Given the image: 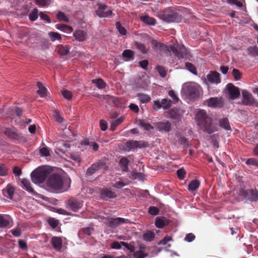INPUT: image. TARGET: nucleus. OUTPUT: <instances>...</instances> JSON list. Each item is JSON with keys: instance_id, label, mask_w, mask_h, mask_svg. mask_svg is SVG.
Masks as SVG:
<instances>
[{"instance_id": "b1692460", "label": "nucleus", "mask_w": 258, "mask_h": 258, "mask_svg": "<svg viewBox=\"0 0 258 258\" xmlns=\"http://www.w3.org/2000/svg\"><path fill=\"white\" fill-rule=\"evenodd\" d=\"M53 247L57 250L60 249L62 246V239L60 237H53L51 240Z\"/></svg>"}, {"instance_id": "0eeeda50", "label": "nucleus", "mask_w": 258, "mask_h": 258, "mask_svg": "<svg viewBox=\"0 0 258 258\" xmlns=\"http://www.w3.org/2000/svg\"><path fill=\"white\" fill-rule=\"evenodd\" d=\"M106 168V164L104 160H98L87 169L86 174L87 176H91L99 170L105 169Z\"/></svg>"}, {"instance_id": "0e129e2a", "label": "nucleus", "mask_w": 258, "mask_h": 258, "mask_svg": "<svg viewBox=\"0 0 258 258\" xmlns=\"http://www.w3.org/2000/svg\"><path fill=\"white\" fill-rule=\"evenodd\" d=\"M123 242V241H120V242L114 241L112 243V244L111 245V247L113 249H120L121 245H122L121 243Z\"/></svg>"}, {"instance_id": "4be33fe9", "label": "nucleus", "mask_w": 258, "mask_h": 258, "mask_svg": "<svg viewBox=\"0 0 258 258\" xmlns=\"http://www.w3.org/2000/svg\"><path fill=\"white\" fill-rule=\"evenodd\" d=\"M129 160L128 159L125 157H122L119 162V165L121 168V169L123 172H128V164H129Z\"/></svg>"}, {"instance_id": "a19ab883", "label": "nucleus", "mask_w": 258, "mask_h": 258, "mask_svg": "<svg viewBox=\"0 0 258 258\" xmlns=\"http://www.w3.org/2000/svg\"><path fill=\"white\" fill-rule=\"evenodd\" d=\"M115 27L119 33L122 35H125L126 34V30L124 27L121 26L119 22L115 23Z\"/></svg>"}, {"instance_id": "473e14b6", "label": "nucleus", "mask_w": 258, "mask_h": 258, "mask_svg": "<svg viewBox=\"0 0 258 258\" xmlns=\"http://www.w3.org/2000/svg\"><path fill=\"white\" fill-rule=\"evenodd\" d=\"M37 86L39 89L37 91V93L41 97H44L46 95V89L43 86L42 83L40 82H38L37 83Z\"/></svg>"}, {"instance_id": "393cba45", "label": "nucleus", "mask_w": 258, "mask_h": 258, "mask_svg": "<svg viewBox=\"0 0 258 258\" xmlns=\"http://www.w3.org/2000/svg\"><path fill=\"white\" fill-rule=\"evenodd\" d=\"M21 186L23 187V188L25 189L30 193H33L34 192V189L31 187V183L28 180L26 179L23 178L22 179Z\"/></svg>"}, {"instance_id": "2eb2a0df", "label": "nucleus", "mask_w": 258, "mask_h": 258, "mask_svg": "<svg viewBox=\"0 0 258 258\" xmlns=\"http://www.w3.org/2000/svg\"><path fill=\"white\" fill-rule=\"evenodd\" d=\"M243 103L244 104L251 106L254 104V99L252 95L247 90H243L242 92Z\"/></svg>"}, {"instance_id": "69168bd1", "label": "nucleus", "mask_w": 258, "mask_h": 258, "mask_svg": "<svg viewBox=\"0 0 258 258\" xmlns=\"http://www.w3.org/2000/svg\"><path fill=\"white\" fill-rule=\"evenodd\" d=\"M168 95L172 98L173 101L174 103L177 102L179 99L175 92L173 90H170L168 92Z\"/></svg>"}, {"instance_id": "7c9ffc66", "label": "nucleus", "mask_w": 258, "mask_h": 258, "mask_svg": "<svg viewBox=\"0 0 258 258\" xmlns=\"http://www.w3.org/2000/svg\"><path fill=\"white\" fill-rule=\"evenodd\" d=\"M124 117L121 116L120 117L113 120L110 124V130L111 131H115L116 127L121 124L124 120Z\"/></svg>"}, {"instance_id": "e433bc0d", "label": "nucleus", "mask_w": 258, "mask_h": 258, "mask_svg": "<svg viewBox=\"0 0 258 258\" xmlns=\"http://www.w3.org/2000/svg\"><path fill=\"white\" fill-rule=\"evenodd\" d=\"M155 237V234L151 231H148L143 235V239L146 241H151Z\"/></svg>"}, {"instance_id": "c03bdc74", "label": "nucleus", "mask_w": 258, "mask_h": 258, "mask_svg": "<svg viewBox=\"0 0 258 258\" xmlns=\"http://www.w3.org/2000/svg\"><path fill=\"white\" fill-rule=\"evenodd\" d=\"M185 68L194 74H197V69L195 66L190 62H187L185 63Z\"/></svg>"}, {"instance_id": "3c124183", "label": "nucleus", "mask_w": 258, "mask_h": 258, "mask_svg": "<svg viewBox=\"0 0 258 258\" xmlns=\"http://www.w3.org/2000/svg\"><path fill=\"white\" fill-rule=\"evenodd\" d=\"M249 193L251 195V200L252 201H258V191L256 190L249 189Z\"/></svg>"}, {"instance_id": "a18cd8bd", "label": "nucleus", "mask_w": 258, "mask_h": 258, "mask_svg": "<svg viewBox=\"0 0 258 258\" xmlns=\"http://www.w3.org/2000/svg\"><path fill=\"white\" fill-rule=\"evenodd\" d=\"M53 0H36V4L41 7L48 6Z\"/></svg>"}, {"instance_id": "39448f33", "label": "nucleus", "mask_w": 258, "mask_h": 258, "mask_svg": "<svg viewBox=\"0 0 258 258\" xmlns=\"http://www.w3.org/2000/svg\"><path fill=\"white\" fill-rule=\"evenodd\" d=\"M159 17L163 21L168 22H179L182 20L180 15L174 11H165L159 14Z\"/></svg>"}, {"instance_id": "dca6fc26", "label": "nucleus", "mask_w": 258, "mask_h": 258, "mask_svg": "<svg viewBox=\"0 0 258 258\" xmlns=\"http://www.w3.org/2000/svg\"><path fill=\"white\" fill-rule=\"evenodd\" d=\"M155 127L160 132H169L171 129V124L168 121L157 122Z\"/></svg>"}, {"instance_id": "a211bd4d", "label": "nucleus", "mask_w": 258, "mask_h": 258, "mask_svg": "<svg viewBox=\"0 0 258 258\" xmlns=\"http://www.w3.org/2000/svg\"><path fill=\"white\" fill-rule=\"evenodd\" d=\"M220 74L218 72H211L207 76L208 80L211 83L218 84L221 82Z\"/></svg>"}, {"instance_id": "bf43d9fd", "label": "nucleus", "mask_w": 258, "mask_h": 258, "mask_svg": "<svg viewBox=\"0 0 258 258\" xmlns=\"http://www.w3.org/2000/svg\"><path fill=\"white\" fill-rule=\"evenodd\" d=\"M122 246L126 247L128 250H130V252H134L135 251V247L134 245L131 244H128L125 242L121 243Z\"/></svg>"}, {"instance_id": "f8f14e48", "label": "nucleus", "mask_w": 258, "mask_h": 258, "mask_svg": "<svg viewBox=\"0 0 258 258\" xmlns=\"http://www.w3.org/2000/svg\"><path fill=\"white\" fill-rule=\"evenodd\" d=\"M205 104L213 108H221L223 106L222 98L211 97L205 101Z\"/></svg>"}, {"instance_id": "37998d69", "label": "nucleus", "mask_w": 258, "mask_h": 258, "mask_svg": "<svg viewBox=\"0 0 258 258\" xmlns=\"http://www.w3.org/2000/svg\"><path fill=\"white\" fill-rule=\"evenodd\" d=\"M161 104L164 109H168L172 104V101L169 99H163L162 100Z\"/></svg>"}, {"instance_id": "72a5a7b5", "label": "nucleus", "mask_w": 258, "mask_h": 258, "mask_svg": "<svg viewBox=\"0 0 258 258\" xmlns=\"http://www.w3.org/2000/svg\"><path fill=\"white\" fill-rule=\"evenodd\" d=\"M142 20L145 23L149 25H155L156 24V20L152 17H150L149 16H145L141 18Z\"/></svg>"}, {"instance_id": "f257e3e1", "label": "nucleus", "mask_w": 258, "mask_h": 258, "mask_svg": "<svg viewBox=\"0 0 258 258\" xmlns=\"http://www.w3.org/2000/svg\"><path fill=\"white\" fill-rule=\"evenodd\" d=\"M195 119L200 128L209 134L217 130L212 123V117L204 110L199 109L197 110Z\"/></svg>"}, {"instance_id": "052dcab7", "label": "nucleus", "mask_w": 258, "mask_h": 258, "mask_svg": "<svg viewBox=\"0 0 258 258\" xmlns=\"http://www.w3.org/2000/svg\"><path fill=\"white\" fill-rule=\"evenodd\" d=\"M58 51L60 55H66L69 53V49L67 47L61 46L59 48Z\"/></svg>"}, {"instance_id": "8fccbe9b", "label": "nucleus", "mask_w": 258, "mask_h": 258, "mask_svg": "<svg viewBox=\"0 0 258 258\" xmlns=\"http://www.w3.org/2000/svg\"><path fill=\"white\" fill-rule=\"evenodd\" d=\"M177 175L178 177L180 179H183L186 175V171L183 168H181L177 170Z\"/></svg>"}, {"instance_id": "20e7f679", "label": "nucleus", "mask_w": 258, "mask_h": 258, "mask_svg": "<svg viewBox=\"0 0 258 258\" xmlns=\"http://www.w3.org/2000/svg\"><path fill=\"white\" fill-rule=\"evenodd\" d=\"M47 186L52 189L60 190L62 189L63 180L61 176L57 174H52L47 179Z\"/></svg>"}, {"instance_id": "cd10ccee", "label": "nucleus", "mask_w": 258, "mask_h": 258, "mask_svg": "<svg viewBox=\"0 0 258 258\" xmlns=\"http://www.w3.org/2000/svg\"><path fill=\"white\" fill-rule=\"evenodd\" d=\"M200 182L197 179L191 180L188 185V189L190 191L197 190L200 186Z\"/></svg>"}, {"instance_id": "774afa93", "label": "nucleus", "mask_w": 258, "mask_h": 258, "mask_svg": "<svg viewBox=\"0 0 258 258\" xmlns=\"http://www.w3.org/2000/svg\"><path fill=\"white\" fill-rule=\"evenodd\" d=\"M48 223L53 228H55L57 226L58 224V221L54 218H52L49 220Z\"/></svg>"}, {"instance_id": "4c0bfd02", "label": "nucleus", "mask_w": 258, "mask_h": 258, "mask_svg": "<svg viewBox=\"0 0 258 258\" xmlns=\"http://www.w3.org/2000/svg\"><path fill=\"white\" fill-rule=\"evenodd\" d=\"M148 253L142 250H137L133 253L135 258H145L148 256Z\"/></svg>"}, {"instance_id": "c756f323", "label": "nucleus", "mask_w": 258, "mask_h": 258, "mask_svg": "<svg viewBox=\"0 0 258 258\" xmlns=\"http://www.w3.org/2000/svg\"><path fill=\"white\" fill-rule=\"evenodd\" d=\"M137 97L138 98V99L140 100V101L142 103H148L151 100V98L148 95L143 93H138L137 94Z\"/></svg>"}, {"instance_id": "412c9836", "label": "nucleus", "mask_w": 258, "mask_h": 258, "mask_svg": "<svg viewBox=\"0 0 258 258\" xmlns=\"http://www.w3.org/2000/svg\"><path fill=\"white\" fill-rule=\"evenodd\" d=\"M73 36L76 40L80 42L85 41L87 38V33L81 30H76L74 33Z\"/></svg>"}, {"instance_id": "5fc2aeb1", "label": "nucleus", "mask_w": 258, "mask_h": 258, "mask_svg": "<svg viewBox=\"0 0 258 258\" xmlns=\"http://www.w3.org/2000/svg\"><path fill=\"white\" fill-rule=\"evenodd\" d=\"M156 69L159 73L160 76L162 78H164L166 76V71L165 68L158 66L156 67Z\"/></svg>"}, {"instance_id": "aec40b11", "label": "nucleus", "mask_w": 258, "mask_h": 258, "mask_svg": "<svg viewBox=\"0 0 258 258\" xmlns=\"http://www.w3.org/2000/svg\"><path fill=\"white\" fill-rule=\"evenodd\" d=\"M5 134L9 138L14 140H19L22 138V135L21 133L12 129L7 130L5 132Z\"/></svg>"}, {"instance_id": "c85d7f7f", "label": "nucleus", "mask_w": 258, "mask_h": 258, "mask_svg": "<svg viewBox=\"0 0 258 258\" xmlns=\"http://www.w3.org/2000/svg\"><path fill=\"white\" fill-rule=\"evenodd\" d=\"M122 54L126 60H133L134 58V52L130 49L124 50Z\"/></svg>"}, {"instance_id": "9b49d317", "label": "nucleus", "mask_w": 258, "mask_h": 258, "mask_svg": "<svg viewBox=\"0 0 258 258\" xmlns=\"http://www.w3.org/2000/svg\"><path fill=\"white\" fill-rule=\"evenodd\" d=\"M128 221V219L120 217L108 218L107 224L110 227L114 229L122 224L127 223Z\"/></svg>"}, {"instance_id": "1a4fd4ad", "label": "nucleus", "mask_w": 258, "mask_h": 258, "mask_svg": "<svg viewBox=\"0 0 258 258\" xmlns=\"http://www.w3.org/2000/svg\"><path fill=\"white\" fill-rule=\"evenodd\" d=\"M226 89L229 99L235 100L240 95L239 89L231 83H229L226 85Z\"/></svg>"}, {"instance_id": "49530a36", "label": "nucleus", "mask_w": 258, "mask_h": 258, "mask_svg": "<svg viewBox=\"0 0 258 258\" xmlns=\"http://www.w3.org/2000/svg\"><path fill=\"white\" fill-rule=\"evenodd\" d=\"M48 35L52 41H54L56 40H59L61 38L60 35L57 32H51L49 33Z\"/></svg>"}, {"instance_id": "6e6d98bb", "label": "nucleus", "mask_w": 258, "mask_h": 258, "mask_svg": "<svg viewBox=\"0 0 258 258\" xmlns=\"http://www.w3.org/2000/svg\"><path fill=\"white\" fill-rule=\"evenodd\" d=\"M39 17L41 19L43 20L47 23H50L51 20L48 15L44 14L43 12H40L39 14Z\"/></svg>"}, {"instance_id": "864d4df0", "label": "nucleus", "mask_w": 258, "mask_h": 258, "mask_svg": "<svg viewBox=\"0 0 258 258\" xmlns=\"http://www.w3.org/2000/svg\"><path fill=\"white\" fill-rule=\"evenodd\" d=\"M232 75L234 79L236 81L239 80L241 78V73L236 69H233L232 71Z\"/></svg>"}, {"instance_id": "f3484780", "label": "nucleus", "mask_w": 258, "mask_h": 258, "mask_svg": "<svg viewBox=\"0 0 258 258\" xmlns=\"http://www.w3.org/2000/svg\"><path fill=\"white\" fill-rule=\"evenodd\" d=\"M170 222V220L164 217H157L155 219V225L158 228H162L168 225Z\"/></svg>"}, {"instance_id": "ea45409f", "label": "nucleus", "mask_w": 258, "mask_h": 258, "mask_svg": "<svg viewBox=\"0 0 258 258\" xmlns=\"http://www.w3.org/2000/svg\"><path fill=\"white\" fill-rule=\"evenodd\" d=\"M56 16L59 21H63L65 22H69L68 18L66 16L63 12L59 11L56 14Z\"/></svg>"}, {"instance_id": "5701e85b", "label": "nucleus", "mask_w": 258, "mask_h": 258, "mask_svg": "<svg viewBox=\"0 0 258 258\" xmlns=\"http://www.w3.org/2000/svg\"><path fill=\"white\" fill-rule=\"evenodd\" d=\"M15 189L11 186L8 185L7 187L3 190V195L10 199H12Z\"/></svg>"}, {"instance_id": "ddd939ff", "label": "nucleus", "mask_w": 258, "mask_h": 258, "mask_svg": "<svg viewBox=\"0 0 258 258\" xmlns=\"http://www.w3.org/2000/svg\"><path fill=\"white\" fill-rule=\"evenodd\" d=\"M151 45L152 48L159 53H166L169 51L167 45L155 39L152 40Z\"/></svg>"}, {"instance_id": "603ef678", "label": "nucleus", "mask_w": 258, "mask_h": 258, "mask_svg": "<svg viewBox=\"0 0 258 258\" xmlns=\"http://www.w3.org/2000/svg\"><path fill=\"white\" fill-rule=\"evenodd\" d=\"M61 94L64 98L69 100L72 99L73 96L72 93L68 90H63L62 91Z\"/></svg>"}, {"instance_id": "6ab92c4d", "label": "nucleus", "mask_w": 258, "mask_h": 258, "mask_svg": "<svg viewBox=\"0 0 258 258\" xmlns=\"http://www.w3.org/2000/svg\"><path fill=\"white\" fill-rule=\"evenodd\" d=\"M100 195L103 199H113L116 197V194L108 188H103L100 190Z\"/></svg>"}, {"instance_id": "7ed1b4c3", "label": "nucleus", "mask_w": 258, "mask_h": 258, "mask_svg": "<svg viewBox=\"0 0 258 258\" xmlns=\"http://www.w3.org/2000/svg\"><path fill=\"white\" fill-rule=\"evenodd\" d=\"M183 90L190 99L197 100L200 97L202 88L196 83H189L184 85Z\"/></svg>"}, {"instance_id": "f704fd0d", "label": "nucleus", "mask_w": 258, "mask_h": 258, "mask_svg": "<svg viewBox=\"0 0 258 258\" xmlns=\"http://www.w3.org/2000/svg\"><path fill=\"white\" fill-rule=\"evenodd\" d=\"M135 45L143 54H146L148 51V49L146 48V46L143 43L138 41H135Z\"/></svg>"}, {"instance_id": "338daca9", "label": "nucleus", "mask_w": 258, "mask_h": 258, "mask_svg": "<svg viewBox=\"0 0 258 258\" xmlns=\"http://www.w3.org/2000/svg\"><path fill=\"white\" fill-rule=\"evenodd\" d=\"M70 158L74 161L78 163L80 162L81 161V156L78 154H71L70 155Z\"/></svg>"}, {"instance_id": "4468645a", "label": "nucleus", "mask_w": 258, "mask_h": 258, "mask_svg": "<svg viewBox=\"0 0 258 258\" xmlns=\"http://www.w3.org/2000/svg\"><path fill=\"white\" fill-rule=\"evenodd\" d=\"M107 8V6L105 4H99L98 9L96 11V15L100 18H105L110 16L112 14L111 10L104 12V11Z\"/></svg>"}, {"instance_id": "a878e982", "label": "nucleus", "mask_w": 258, "mask_h": 258, "mask_svg": "<svg viewBox=\"0 0 258 258\" xmlns=\"http://www.w3.org/2000/svg\"><path fill=\"white\" fill-rule=\"evenodd\" d=\"M9 224V218L6 215L0 214V227L4 228L8 226Z\"/></svg>"}, {"instance_id": "58836bf2", "label": "nucleus", "mask_w": 258, "mask_h": 258, "mask_svg": "<svg viewBox=\"0 0 258 258\" xmlns=\"http://www.w3.org/2000/svg\"><path fill=\"white\" fill-rule=\"evenodd\" d=\"M247 51L249 55L258 56V47L256 46L249 47Z\"/></svg>"}, {"instance_id": "09e8293b", "label": "nucleus", "mask_w": 258, "mask_h": 258, "mask_svg": "<svg viewBox=\"0 0 258 258\" xmlns=\"http://www.w3.org/2000/svg\"><path fill=\"white\" fill-rule=\"evenodd\" d=\"M178 140L180 144L182 145L185 148H188L190 146L188 140L184 137H180Z\"/></svg>"}, {"instance_id": "2f4dec72", "label": "nucleus", "mask_w": 258, "mask_h": 258, "mask_svg": "<svg viewBox=\"0 0 258 258\" xmlns=\"http://www.w3.org/2000/svg\"><path fill=\"white\" fill-rule=\"evenodd\" d=\"M137 122L139 126L143 127L144 130L146 131H149L153 128V127L151 124L146 122L144 120L139 119Z\"/></svg>"}, {"instance_id": "e2e57ef3", "label": "nucleus", "mask_w": 258, "mask_h": 258, "mask_svg": "<svg viewBox=\"0 0 258 258\" xmlns=\"http://www.w3.org/2000/svg\"><path fill=\"white\" fill-rule=\"evenodd\" d=\"M99 123L100 128L102 131H105L107 130L108 127V123L105 120L101 119L100 120Z\"/></svg>"}, {"instance_id": "c9c22d12", "label": "nucleus", "mask_w": 258, "mask_h": 258, "mask_svg": "<svg viewBox=\"0 0 258 258\" xmlns=\"http://www.w3.org/2000/svg\"><path fill=\"white\" fill-rule=\"evenodd\" d=\"M92 83L95 84L99 89H103L106 85L105 82L101 78L93 80Z\"/></svg>"}, {"instance_id": "680f3d73", "label": "nucleus", "mask_w": 258, "mask_h": 258, "mask_svg": "<svg viewBox=\"0 0 258 258\" xmlns=\"http://www.w3.org/2000/svg\"><path fill=\"white\" fill-rule=\"evenodd\" d=\"M196 238L195 235L191 233L187 234L184 238V240L188 242L192 241Z\"/></svg>"}, {"instance_id": "79ce46f5", "label": "nucleus", "mask_w": 258, "mask_h": 258, "mask_svg": "<svg viewBox=\"0 0 258 258\" xmlns=\"http://www.w3.org/2000/svg\"><path fill=\"white\" fill-rule=\"evenodd\" d=\"M38 10L37 9L35 8L33 11L29 14V18L31 21H35L38 18Z\"/></svg>"}, {"instance_id": "bb28decb", "label": "nucleus", "mask_w": 258, "mask_h": 258, "mask_svg": "<svg viewBox=\"0 0 258 258\" xmlns=\"http://www.w3.org/2000/svg\"><path fill=\"white\" fill-rule=\"evenodd\" d=\"M219 125L225 130L229 131L231 130V126L228 118H223L220 119L219 120Z\"/></svg>"}, {"instance_id": "de8ad7c7", "label": "nucleus", "mask_w": 258, "mask_h": 258, "mask_svg": "<svg viewBox=\"0 0 258 258\" xmlns=\"http://www.w3.org/2000/svg\"><path fill=\"white\" fill-rule=\"evenodd\" d=\"M39 153L42 156L47 157L50 155V150L47 147L40 148L39 149Z\"/></svg>"}, {"instance_id": "13d9d810", "label": "nucleus", "mask_w": 258, "mask_h": 258, "mask_svg": "<svg viewBox=\"0 0 258 258\" xmlns=\"http://www.w3.org/2000/svg\"><path fill=\"white\" fill-rule=\"evenodd\" d=\"M148 212L150 214L155 216L159 213V209L157 207L155 206H150L149 208Z\"/></svg>"}, {"instance_id": "9d476101", "label": "nucleus", "mask_w": 258, "mask_h": 258, "mask_svg": "<svg viewBox=\"0 0 258 258\" xmlns=\"http://www.w3.org/2000/svg\"><path fill=\"white\" fill-rule=\"evenodd\" d=\"M125 146L128 150H135L137 148L148 147V143L143 141H129L126 143Z\"/></svg>"}, {"instance_id": "6e6552de", "label": "nucleus", "mask_w": 258, "mask_h": 258, "mask_svg": "<svg viewBox=\"0 0 258 258\" xmlns=\"http://www.w3.org/2000/svg\"><path fill=\"white\" fill-rule=\"evenodd\" d=\"M67 208L74 212H77L83 206V201L74 198L69 199L67 202Z\"/></svg>"}, {"instance_id": "4d7b16f0", "label": "nucleus", "mask_w": 258, "mask_h": 258, "mask_svg": "<svg viewBox=\"0 0 258 258\" xmlns=\"http://www.w3.org/2000/svg\"><path fill=\"white\" fill-rule=\"evenodd\" d=\"M246 164L249 165H253L258 168V161L254 158H249L246 161Z\"/></svg>"}, {"instance_id": "423d86ee", "label": "nucleus", "mask_w": 258, "mask_h": 258, "mask_svg": "<svg viewBox=\"0 0 258 258\" xmlns=\"http://www.w3.org/2000/svg\"><path fill=\"white\" fill-rule=\"evenodd\" d=\"M171 50L177 57L180 58L188 59L190 54L187 51L186 47L182 45L172 46Z\"/></svg>"}, {"instance_id": "f03ea898", "label": "nucleus", "mask_w": 258, "mask_h": 258, "mask_svg": "<svg viewBox=\"0 0 258 258\" xmlns=\"http://www.w3.org/2000/svg\"><path fill=\"white\" fill-rule=\"evenodd\" d=\"M50 170L46 166L39 167L34 170L31 174L32 181L36 183H43L49 175Z\"/></svg>"}]
</instances>
